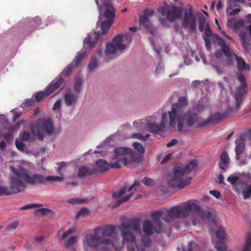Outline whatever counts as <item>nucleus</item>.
<instances>
[{
  "label": "nucleus",
  "mask_w": 251,
  "mask_h": 251,
  "mask_svg": "<svg viewBox=\"0 0 251 251\" xmlns=\"http://www.w3.org/2000/svg\"><path fill=\"white\" fill-rule=\"evenodd\" d=\"M31 132L33 136L29 133L24 131L19 136V139L16 140L17 148L20 151H23L25 145L23 142H26L32 140L34 137H37L39 140H42L46 134L50 136L55 135L56 132L52 120L50 119L41 120L33 124L31 126Z\"/></svg>",
  "instance_id": "obj_5"
},
{
  "label": "nucleus",
  "mask_w": 251,
  "mask_h": 251,
  "mask_svg": "<svg viewBox=\"0 0 251 251\" xmlns=\"http://www.w3.org/2000/svg\"><path fill=\"white\" fill-rule=\"evenodd\" d=\"M116 233V228L113 225H104L98 226L94 230V234H87L83 240V246L85 250L94 248L100 245H114V236Z\"/></svg>",
  "instance_id": "obj_6"
},
{
  "label": "nucleus",
  "mask_w": 251,
  "mask_h": 251,
  "mask_svg": "<svg viewBox=\"0 0 251 251\" xmlns=\"http://www.w3.org/2000/svg\"><path fill=\"white\" fill-rule=\"evenodd\" d=\"M121 231L123 243L127 245L128 251H143L144 248L137 246L135 235L140 233V228L138 224L133 222L123 223L118 226Z\"/></svg>",
  "instance_id": "obj_10"
},
{
  "label": "nucleus",
  "mask_w": 251,
  "mask_h": 251,
  "mask_svg": "<svg viewBox=\"0 0 251 251\" xmlns=\"http://www.w3.org/2000/svg\"><path fill=\"white\" fill-rule=\"evenodd\" d=\"M90 210L89 209L87 208H81L76 214V218L78 219L81 217H85L87 215H89Z\"/></svg>",
  "instance_id": "obj_41"
},
{
  "label": "nucleus",
  "mask_w": 251,
  "mask_h": 251,
  "mask_svg": "<svg viewBox=\"0 0 251 251\" xmlns=\"http://www.w3.org/2000/svg\"><path fill=\"white\" fill-rule=\"evenodd\" d=\"M132 40V35L126 33L116 36L112 43L107 44L104 51L99 50L97 55L109 61L119 51L126 50Z\"/></svg>",
  "instance_id": "obj_8"
},
{
  "label": "nucleus",
  "mask_w": 251,
  "mask_h": 251,
  "mask_svg": "<svg viewBox=\"0 0 251 251\" xmlns=\"http://www.w3.org/2000/svg\"><path fill=\"white\" fill-rule=\"evenodd\" d=\"M59 170L58 171H60L63 168L65 167V166L66 165V163L64 162H62L59 163Z\"/></svg>",
  "instance_id": "obj_64"
},
{
  "label": "nucleus",
  "mask_w": 251,
  "mask_h": 251,
  "mask_svg": "<svg viewBox=\"0 0 251 251\" xmlns=\"http://www.w3.org/2000/svg\"><path fill=\"white\" fill-rule=\"evenodd\" d=\"M63 81V78L61 76H59L56 79L51 81L45 90L46 94L49 95L57 89L62 83Z\"/></svg>",
  "instance_id": "obj_24"
},
{
  "label": "nucleus",
  "mask_w": 251,
  "mask_h": 251,
  "mask_svg": "<svg viewBox=\"0 0 251 251\" xmlns=\"http://www.w3.org/2000/svg\"><path fill=\"white\" fill-rule=\"evenodd\" d=\"M87 200H83V199H79L78 198H72L68 200L67 201V202L68 203L75 205L77 204H80L83 202H87Z\"/></svg>",
  "instance_id": "obj_42"
},
{
  "label": "nucleus",
  "mask_w": 251,
  "mask_h": 251,
  "mask_svg": "<svg viewBox=\"0 0 251 251\" xmlns=\"http://www.w3.org/2000/svg\"><path fill=\"white\" fill-rule=\"evenodd\" d=\"M134 150L140 154H143L145 153V148L143 145L137 142H134L132 144Z\"/></svg>",
  "instance_id": "obj_37"
},
{
  "label": "nucleus",
  "mask_w": 251,
  "mask_h": 251,
  "mask_svg": "<svg viewBox=\"0 0 251 251\" xmlns=\"http://www.w3.org/2000/svg\"><path fill=\"white\" fill-rule=\"evenodd\" d=\"M200 57L204 64H207V62L203 54L200 53Z\"/></svg>",
  "instance_id": "obj_62"
},
{
  "label": "nucleus",
  "mask_w": 251,
  "mask_h": 251,
  "mask_svg": "<svg viewBox=\"0 0 251 251\" xmlns=\"http://www.w3.org/2000/svg\"><path fill=\"white\" fill-rule=\"evenodd\" d=\"M142 182L147 186H150L153 184V180L152 179L145 177L142 180Z\"/></svg>",
  "instance_id": "obj_46"
},
{
  "label": "nucleus",
  "mask_w": 251,
  "mask_h": 251,
  "mask_svg": "<svg viewBox=\"0 0 251 251\" xmlns=\"http://www.w3.org/2000/svg\"><path fill=\"white\" fill-rule=\"evenodd\" d=\"M251 158V155H247V154H243L240 156V158L236 159L238 161V165L242 166L247 164L248 162Z\"/></svg>",
  "instance_id": "obj_36"
},
{
  "label": "nucleus",
  "mask_w": 251,
  "mask_h": 251,
  "mask_svg": "<svg viewBox=\"0 0 251 251\" xmlns=\"http://www.w3.org/2000/svg\"><path fill=\"white\" fill-rule=\"evenodd\" d=\"M95 1L100 13L97 25L104 17L107 19H112L114 20L115 10L110 3V0H98Z\"/></svg>",
  "instance_id": "obj_13"
},
{
  "label": "nucleus",
  "mask_w": 251,
  "mask_h": 251,
  "mask_svg": "<svg viewBox=\"0 0 251 251\" xmlns=\"http://www.w3.org/2000/svg\"><path fill=\"white\" fill-rule=\"evenodd\" d=\"M43 215H47L51 213V210L48 208H41L37 210Z\"/></svg>",
  "instance_id": "obj_49"
},
{
  "label": "nucleus",
  "mask_w": 251,
  "mask_h": 251,
  "mask_svg": "<svg viewBox=\"0 0 251 251\" xmlns=\"http://www.w3.org/2000/svg\"><path fill=\"white\" fill-rule=\"evenodd\" d=\"M244 2V0H228L226 11L231 16L238 14L241 11V6L239 4Z\"/></svg>",
  "instance_id": "obj_19"
},
{
  "label": "nucleus",
  "mask_w": 251,
  "mask_h": 251,
  "mask_svg": "<svg viewBox=\"0 0 251 251\" xmlns=\"http://www.w3.org/2000/svg\"><path fill=\"white\" fill-rule=\"evenodd\" d=\"M114 20L112 19L102 20L99 24H100L102 30L101 33L98 32H93L89 33L87 36L85 38L83 42V50L82 52L78 53L74 60L75 66H77L79 63L84 58V57L88 54L90 50L95 46L97 41L107 31H108L110 27L113 23Z\"/></svg>",
  "instance_id": "obj_7"
},
{
  "label": "nucleus",
  "mask_w": 251,
  "mask_h": 251,
  "mask_svg": "<svg viewBox=\"0 0 251 251\" xmlns=\"http://www.w3.org/2000/svg\"><path fill=\"white\" fill-rule=\"evenodd\" d=\"M158 12L162 15L165 16L170 22L174 21L178 16V12L176 6H169L164 4L158 8Z\"/></svg>",
  "instance_id": "obj_18"
},
{
  "label": "nucleus",
  "mask_w": 251,
  "mask_h": 251,
  "mask_svg": "<svg viewBox=\"0 0 251 251\" xmlns=\"http://www.w3.org/2000/svg\"><path fill=\"white\" fill-rule=\"evenodd\" d=\"M197 166V161L194 160L189 162L184 168H175L169 176L168 185L171 187H177L180 189L188 185L192 181V177L184 178V176L195 170Z\"/></svg>",
  "instance_id": "obj_9"
},
{
  "label": "nucleus",
  "mask_w": 251,
  "mask_h": 251,
  "mask_svg": "<svg viewBox=\"0 0 251 251\" xmlns=\"http://www.w3.org/2000/svg\"><path fill=\"white\" fill-rule=\"evenodd\" d=\"M224 177L223 175H220L218 177V181L220 184H224Z\"/></svg>",
  "instance_id": "obj_58"
},
{
  "label": "nucleus",
  "mask_w": 251,
  "mask_h": 251,
  "mask_svg": "<svg viewBox=\"0 0 251 251\" xmlns=\"http://www.w3.org/2000/svg\"><path fill=\"white\" fill-rule=\"evenodd\" d=\"M243 135L245 136V139L246 138H251V129L249 130L245 134H244Z\"/></svg>",
  "instance_id": "obj_60"
},
{
  "label": "nucleus",
  "mask_w": 251,
  "mask_h": 251,
  "mask_svg": "<svg viewBox=\"0 0 251 251\" xmlns=\"http://www.w3.org/2000/svg\"><path fill=\"white\" fill-rule=\"evenodd\" d=\"M221 161L219 163L220 167L221 169H225L229 163V157L227 152L224 151L221 155Z\"/></svg>",
  "instance_id": "obj_32"
},
{
  "label": "nucleus",
  "mask_w": 251,
  "mask_h": 251,
  "mask_svg": "<svg viewBox=\"0 0 251 251\" xmlns=\"http://www.w3.org/2000/svg\"><path fill=\"white\" fill-rule=\"evenodd\" d=\"M171 154H168L165 158L161 162V163L163 164V163H164L165 162H166L167 161H168L169 160H170L171 157Z\"/></svg>",
  "instance_id": "obj_57"
},
{
  "label": "nucleus",
  "mask_w": 251,
  "mask_h": 251,
  "mask_svg": "<svg viewBox=\"0 0 251 251\" xmlns=\"http://www.w3.org/2000/svg\"><path fill=\"white\" fill-rule=\"evenodd\" d=\"M64 180L63 176H48L45 177V183L46 182H62Z\"/></svg>",
  "instance_id": "obj_38"
},
{
  "label": "nucleus",
  "mask_w": 251,
  "mask_h": 251,
  "mask_svg": "<svg viewBox=\"0 0 251 251\" xmlns=\"http://www.w3.org/2000/svg\"><path fill=\"white\" fill-rule=\"evenodd\" d=\"M210 193L217 199H219L220 198L221 194L219 191L211 190L210 191Z\"/></svg>",
  "instance_id": "obj_53"
},
{
  "label": "nucleus",
  "mask_w": 251,
  "mask_h": 251,
  "mask_svg": "<svg viewBox=\"0 0 251 251\" xmlns=\"http://www.w3.org/2000/svg\"><path fill=\"white\" fill-rule=\"evenodd\" d=\"M215 27L216 28V29L219 31V30H221V27L220 25L218 23V21L217 19H215Z\"/></svg>",
  "instance_id": "obj_61"
},
{
  "label": "nucleus",
  "mask_w": 251,
  "mask_h": 251,
  "mask_svg": "<svg viewBox=\"0 0 251 251\" xmlns=\"http://www.w3.org/2000/svg\"><path fill=\"white\" fill-rule=\"evenodd\" d=\"M214 37L215 42L220 47L222 51L226 57L229 64H232L235 59L239 71H243L250 70L248 64L241 57H238L235 53L231 52L229 46L225 43L221 38L217 35H214Z\"/></svg>",
  "instance_id": "obj_11"
},
{
  "label": "nucleus",
  "mask_w": 251,
  "mask_h": 251,
  "mask_svg": "<svg viewBox=\"0 0 251 251\" xmlns=\"http://www.w3.org/2000/svg\"><path fill=\"white\" fill-rule=\"evenodd\" d=\"M140 183L135 181L132 185L128 188L124 187L119 191L113 193V198L117 200L118 204L116 207L119 206L123 202L127 201L132 196L133 190L139 185Z\"/></svg>",
  "instance_id": "obj_14"
},
{
  "label": "nucleus",
  "mask_w": 251,
  "mask_h": 251,
  "mask_svg": "<svg viewBox=\"0 0 251 251\" xmlns=\"http://www.w3.org/2000/svg\"><path fill=\"white\" fill-rule=\"evenodd\" d=\"M19 225L18 221H15L10 223L7 226L6 229L7 230H13L16 228Z\"/></svg>",
  "instance_id": "obj_44"
},
{
  "label": "nucleus",
  "mask_w": 251,
  "mask_h": 251,
  "mask_svg": "<svg viewBox=\"0 0 251 251\" xmlns=\"http://www.w3.org/2000/svg\"><path fill=\"white\" fill-rule=\"evenodd\" d=\"M73 67L71 65L69 66L67 68L65 69L61 73V75H67L71 72Z\"/></svg>",
  "instance_id": "obj_48"
},
{
  "label": "nucleus",
  "mask_w": 251,
  "mask_h": 251,
  "mask_svg": "<svg viewBox=\"0 0 251 251\" xmlns=\"http://www.w3.org/2000/svg\"><path fill=\"white\" fill-rule=\"evenodd\" d=\"M61 106V100H58L54 104L53 110H56L57 109H58Z\"/></svg>",
  "instance_id": "obj_55"
},
{
  "label": "nucleus",
  "mask_w": 251,
  "mask_h": 251,
  "mask_svg": "<svg viewBox=\"0 0 251 251\" xmlns=\"http://www.w3.org/2000/svg\"><path fill=\"white\" fill-rule=\"evenodd\" d=\"M225 117V114L220 112L212 113L209 117L207 123H215L222 120Z\"/></svg>",
  "instance_id": "obj_33"
},
{
  "label": "nucleus",
  "mask_w": 251,
  "mask_h": 251,
  "mask_svg": "<svg viewBox=\"0 0 251 251\" xmlns=\"http://www.w3.org/2000/svg\"><path fill=\"white\" fill-rule=\"evenodd\" d=\"M227 26L232 28L234 31L239 29L244 25V21L243 20H236L231 18L228 19L227 23Z\"/></svg>",
  "instance_id": "obj_27"
},
{
  "label": "nucleus",
  "mask_w": 251,
  "mask_h": 251,
  "mask_svg": "<svg viewBox=\"0 0 251 251\" xmlns=\"http://www.w3.org/2000/svg\"><path fill=\"white\" fill-rule=\"evenodd\" d=\"M210 36H206V37H204V41H205V46H206V47L207 49H209L210 47V46H211V42H210Z\"/></svg>",
  "instance_id": "obj_52"
},
{
  "label": "nucleus",
  "mask_w": 251,
  "mask_h": 251,
  "mask_svg": "<svg viewBox=\"0 0 251 251\" xmlns=\"http://www.w3.org/2000/svg\"><path fill=\"white\" fill-rule=\"evenodd\" d=\"M177 143V140L174 139L172 140L170 142L168 143L167 144V147L170 148L176 145Z\"/></svg>",
  "instance_id": "obj_54"
},
{
  "label": "nucleus",
  "mask_w": 251,
  "mask_h": 251,
  "mask_svg": "<svg viewBox=\"0 0 251 251\" xmlns=\"http://www.w3.org/2000/svg\"><path fill=\"white\" fill-rule=\"evenodd\" d=\"M133 150L126 147L115 148L109 154L110 162L104 159H99L96 162L95 173H102L109 169H119L122 165L128 166L137 161Z\"/></svg>",
  "instance_id": "obj_4"
},
{
  "label": "nucleus",
  "mask_w": 251,
  "mask_h": 251,
  "mask_svg": "<svg viewBox=\"0 0 251 251\" xmlns=\"http://www.w3.org/2000/svg\"><path fill=\"white\" fill-rule=\"evenodd\" d=\"M190 215L193 216L192 224L194 226L206 223L211 216L210 212L201 209L199 206L191 201H187L182 205L172 207L167 211V215H165V212L162 211L152 212L151 217L155 225L153 226L150 220L144 222L143 232L147 237L142 238L143 246L144 247L149 246L151 243L149 237L152 233L153 230L158 233L163 231V227L159 222L161 217L165 221L170 222L175 218H185Z\"/></svg>",
  "instance_id": "obj_2"
},
{
  "label": "nucleus",
  "mask_w": 251,
  "mask_h": 251,
  "mask_svg": "<svg viewBox=\"0 0 251 251\" xmlns=\"http://www.w3.org/2000/svg\"><path fill=\"white\" fill-rule=\"evenodd\" d=\"M150 137V134L149 133H145L143 131L138 130L137 132L131 133L129 135V138L145 142L149 140Z\"/></svg>",
  "instance_id": "obj_28"
},
{
  "label": "nucleus",
  "mask_w": 251,
  "mask_h": 251,
  "mask_svg": "<svg viewBox=\"0 0 251 251\" xmlns=\"http://www.w3.org/2000/svg\"><path fill=\"white\" fill-rule=\"evenodd\" d=\"M22 123H23L22 121L18 123L15 127H12L10 129L8 133L4 134L3 135V137H4V138L6 140H11V139H12L13 134L12 133V131L14 132L16 129H17V128H18V127Z\"/></svg>",
  "instance_id": "obj_39"
},
{
  "label": "nucleus",
  "mask_w": 251,
  "mask_h": 251,
  "mask_svg": "<svg viewBox=\"0 0 251 251\" xmlns=\"http://www.w3.org/2000/svg\"><path fill=\"white\" fill-rule=\"evenodd\" d=\"M48 96L45 91H40L35 95V99L37 101H40L42 99Z\"/></svg>",
  "instance_id": "obj_43"
},
{
  "label": "nucleus",
  "mask_w": 251,
  "mask_h": 251,
  "mask_svg": "<svg viewBox=\"0 0 251 251\" xmlns=\"http://www.w3.org/2000/svg\"><path fill=\"white\" fill-rule=\"evenodd\" d=\"M187 103L186 98L180 97L178 102L173 104L168 111L160 109L151 116L135 120L133 126L138 130H146L154 134L171 127L178 131H184L186 126L194 125L198 120L196 114L190 111H185Z\"/></svg>",
  "instance_id": "obj_1"
},
{
  "label": "nucleus",
  "mask_w": 251,
  "mask_h": 251,
  "mask_svg": "<svg viewBox=\"0 0 251 251\" xmlns=\"http://www.w3.org/2000/svg\"><path fill=\"white\" fill-rule=\"evenodd\" d=\"M37 206L35 204H30L26 205H24L20 208L21 210H26L36 207Z\"/></svg>",
  "instance_id": "obj_50"
},
{
  "label": "nucleus",
  "mask_w": 251,
  "mask_h": 251,
  "mask_svg": "<svg viewBox=\"0 0 251 251\" xmlns=\"http://www.w3.org/2000/svg\"><path fill=\"white\" fill-rule=\"evenodd\" d=\"M199 28L200 31L204 32L206 36H211L212 34V31L210 29L209 25L205 22V19L203 17L200 19Z\"/></svg>",
  "instance_id": "obj_29"
},
{
  "label": "nucleus",
  "mask_w": 251,
  "mask_h": 251,
  "mask_svg": "<svg viewBox=\"0 0 251 251\" xmlns=\"http://www.w3.org/2000/svg\"><path fill=\"white\" fill-rule=\"evenodd\" d=\"M182 26L187 28L190 32H194L196 30V19L191 6H189L188 11L185 10L184 12L183 16Z\"/></svg>",
  "instance_id": "obj_17"
},
{
  "label": "nucleus",
  "mask_w": 251,
  "mask_h": 251,
  "mask_svg": "<svg viewBox=\"0 0 251 251\" xmlns=\"http://www.w3.org/2000/svg\"><path fill=\"white\" fill-rule=\"evenodd\" d=\"M32 167V164L26 161L16 160L10 162L9 169L15 178L12 180V183L14 186H16L14 188L16 191L24 190L26 187V183L31 185L45 183V176L43 175H29Z\"/></svg>",
  "instance_id": "obj_3"
},
{
  "label": "nucleus",
  "mask_w": 251,
  "mask_h": 251,
  "mask_svg": "<svg viewBox=\"0 0 251 251\" xmlns=\"http://www.w3.org/2000/svg\"><path fill=\"white\" fill-rule=\"evenodd\" d=\"M163 69V65L162 63H160L158 66H157L155 71L156 73H160L162 70Z\"/></svg>",
  "instance_id": "obj_56"
},
{
  "label": "nucleus",
  "mask_w": 251,
  "mask_h": 251,
  "mask_svg": "<svg viewBox=\"0 0 251 251\" xmlns=\"http://www.w3.org/2000/svg\"><path fill=\"white\" fill-rule=\"evenodd\" d=\"M76 232V227L73 226L66 231L64 228H61L58 230V236L60 241H65L64 246L67 248L74 246L76 244L79 240V236L77 235H72Z\"/></svg>",
  "instance_id": "obj_12"
},
{
  "label": "nucleus",
  "mask_w": 251,
  "mask_h": 251,
  "mask_svg": "<svg viewBox=\"0 0 251 251\" xmlns=\"http://www.w3.org/2000/svg\"><path fill=\"white\" fill-rule=\"evenodd\" d=\"M154 13L153 10L151 9L145 10L143 14L139 16V21L141 24L145 25L148 22V19L150 17L153 15Z\"/></svg>",
  "instance_id": "obj_31"
},
{
  "label": "nucleus",
  "mask_w": 251,
  "mask_h": 251,
  "mask_svg": "<svg viewBox=\"0 0 251 251\" xmlns=\"http://www.w3.org/2000/svg\"><path fill=\"white\" fill-rule=\"evenodd\" d=\"M238 192L241 193L245 199L249 198L251 196V185L242 183L236 186Z\"/></svg>",
  "instance_id": "obj_26"
},
{
  "label": "nucleus",
  "mask_w": 251,
  "mask_h": 251,
  "mask_svg": "<svg viewBox=\"0 0 251 251\" xmlns=\"http://www.w3.org/2000/svg\"><path fill=\"white\" fill-rule=\"evenodd\" d=\"M238 180V177L236 176H229L227 179V181H228L232 185H235V187H236V186H237V185H239V184H237V185L236 184V183L237 182Z\"/></svg>",
  "instance_id": "obj_45"
},
{
  "label": "nucleus",
  "mask_w": 251,
  "mask_h": 251,
  "mask_svg": "<svg viewBox=\"0 0 251 251\" xmlns=\"http://www.w3.org/2000/svg\"><path fill=\"white\" fill-rule=\"evenodd\" d=\"M83 83L80 78H77L75 79L74 88L75 91V93L79 94L81 90L82 89Z\"/></svg>",
  "instance_id": "obj_40"
},
{
  "label": "nucleus",
  "mask_w": 251,
  "mask_h": 251,
  "mask_svg": "<svg viewBox=\"0 0 251 251\" xmlns=\"http://www.w3.org/2000/svg\"><path fill=\"white\" fill-rule=\"evenodd\" d=\"M95 173L93 169H89L86 167L82 166L79 168L77 175L79 177H84L87 175H92Z\"/></svg>",
  "instance_id": "obj_34"
},
{
  "label": "nucleus",
  "mask_w": 251,
  "mask_h": 251,
  "mask_svg": "<svg viewBox=\"0 0 251 251\" xmlns=\"http://www.w3.org/2000/svg\"><path fill=\"white\" fill-rule=\"evenodd\" d=\"M247 22L250 25L248 28L250 33L241 32L240 34V38L242 40V45L246 50H248V42L251 40V14H249L247 16Z\"/></svg>",
  "instance_id": "obj_20"
},
{
  "label": "nucleus",
  "mask_w": 251,
  "mask_h": 251,
  "mask_svg": "<svg viewBox=\"0 0 251 251\" xmlns=\"http://www.w3.org/2000/svg\"><path fill=\"white\" fill-rule=\"evenodd\" d=\"M147 26L151 34L153 35L154 34V32H155L154 28L151 25H150L149 26L147 25Z\"/></svg>",
  "instance_id": "obj_59"
},
{
  "label": "nucleus",
  "mask_w": 251,
  "mask_h": 251,
  "mask_svg": "<svg viewBox=\"0 0 251 251\" xmlns=\"http://www.w3.org/2000/svg\"><path fill=\"white\" fill-rule=\"evenodd\" d=\"M237 78L240 83V86L237 88L235 94V98L236 100V107L238 108L242 102L243 97L245 95L247 92L248 85L246 77L242 73L237 74Z\"/></svg>",
  "instance_id": "obj_15"
},
{
  "label": "nucleus",
  "mask_w": 251,
  "mask_h": 251,
  "mask_svg": "<svg viewBox=\"0 0 251 251\" xmlns=\"http://www.w3.org/2000/svg\"><path fill=\"white\" fill-rule=\"evenodd\" d=\"M117 135L112 134L107 137L102 142H101L100 145H98L97 148L98 149L100 148H104L106 146H108L112 145L117 139Z\"/></svg>",
  "instance_id": "obj_30"
},
{
  "label": "nucleus",
  "mask_w": 251,
  "mask_h": 251,
  "mask_svg": "<svg viewBox=\"0 0 251 251\" xmlns=\"http://www.w3.org/2000/svg\"><path fill=\"white\" fill-rule=\"evenodd\" d=\"M215 230L217 241H213L214 247L217 251H225L227 246L225 241L228 239L227 235L223 228L219 225L215 224Z\"/></svg>",
  "instance_id": "obj_16"
},
{
  "label": "nucleus",
  "mask_w": 251,
  "mask_h": 251,
  "mask_svg": "<svg viewBox=\"0 0 251 251\" xmlns=\"http://www.w3.org/2000/svg\"><path fill=\"white\" fill-rule=\"evenodd\" d=\"M63 81V78L61 76H59L56 79L51 81L45 90L46 94L49 95L57 89L62 83Z\"/></svg>",
  "instance_id": "obj_25"
},
{
  "label": "nucleus",
  "mask_w": 251,
  "mask_h": 251,
  "mask_svg": "<svg viewBox=\"0 0 251 251\" xmlns=\"http://www.w3.org/2000/svg\"><path fill=\"white\" fill-rule=\"evenodd\" d=\"M245 136L241 135L238 139L235 141L236 147L235 151L236 153L235 158L238 159L240 155L243 154L245 149Z\"/></svg>",
  "instance_id": "obj_22"
},
{
  "label": "nucleus",
  "mask_w": 251,
  "mask_h": 251,
  "mask_svg": "<svg viewBox=\"0 0 251 251\" xmlns=\"http://www.w3.org/2000/svg\"><path fill=\"white\" fill-rule=\"evenodd\" d=\"M78 94L74 93L72 90H68L64 94L65 104L68 106L74 105L76 103Z\"/></svg>",
  "instance_id": "obj_23"
},
{
  "label": "nucleus",
  "mask_w": 251,
  "mask_h": 251,
  "mask_svg": "<svg viewBox=\"0 0 251 251\" xmlns=\"http://www.w3.org/2000/svg\"><path fill=\"white\" fill-rule=\"evenodd\" d=\"M32 22V25L35 27H38L40 25V23H41V19L39 17H36L33 19Z\"/></svg>",
  "instance_id": "obj_47"
},
{
  "label": "nucleus",
  "mask_w": 251,
  "mask_h": 251,
  "mask_svg": "<svg viewBox=\"0 0 251 251\" xmlns=\"http://www.w3.org/2000/svg\"><path fill=\"white\" fill-rule=\"evenodd\" d=\"M99 67V63L96 55H93L91 57L88 66V69L90 72L95 71Z\"/></svg>",
  "instance_id": "obj_35"
},
{
  "label": "nucleus",
  "mask_w": 251,
  "mask_h": 251,
  "mask_svg": "<svg viewBox=\"0 0 251 251\" xmlns=\"http://www.w3.org/2000/svg\"><path fill=\"white\" fill-rule=\"evenodd\" d=\"M35 101L33 99H30L29 100H25V105L26 107H30L33 105Z\"/></svg>",
  "instance_id": "obj_51"
},
{
  "label": "nucleus",
  "mask_w": 251,
  "mask_h": 251,
  "mask_svg": "<svg viewBox=\"0 0 251 251\" xmlns=\"http://www.w3.org/2000/svg\"><path fill=\"white\" fill-rule=\"evenodd\" d=\"M222 8V4L220 1H218L217 5L216 8L218 11H220Z\"/></svg>",
  "instance_id": "obj_63"
},
{
  "label": "nucleus",
  "mask_w": 251,
  "mask_h": 251,
  "mask_svg": "<svg viewBox=\"0 0 251 251\" xmlns=\"http://www.w3.org/2000/svg\"><path fill=\"white\" fill-rule=\"evenodd\" d=\"M13 179H15V178L13 174L12 173V174L9 176L10 183L9 188H8L7 187L0 185V196L9 195L12 194H15L20 192L19 191H16L14 190V188L16 187V186H14L13 185Z\"/></svg>",
  "instance_id": "obj_21"
}]
</instances>
